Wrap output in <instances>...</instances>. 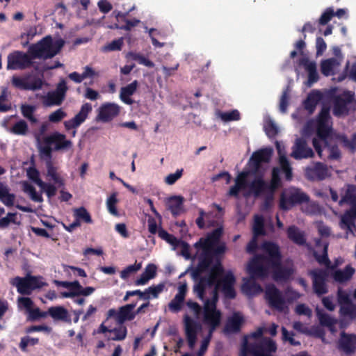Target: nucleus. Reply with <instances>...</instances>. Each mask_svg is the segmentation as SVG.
<instances>
[{"instance_id": "1", "label": "nucleus", "mask_w": 356, "mask_h": 356, "mask_svg": "<svg viewBox=\"0 0 356 356\" xmlns=\"http://www.w3.org/2000/svg\"><path fill=\"white\" fill-rule=\"evenodd\" d=\"M196 296L204 301V323L209 327V333L201 344L197 356H203L207 349L213 331L220 325L221 313L216 308L218 300V291H196Z\"/></svg>"}, {"instance_id": "2", "label": "nucleus", "mask_w": 356, "mask_h": 356, "mask_svg": "<svg viewBox=\"0 0 356 356\" xmlns=\"http://www.w3.org/2000/svg\"><path fill=\"white\" fill-rule=\"evenodd\" d=\"M263 332L264 328L259 327L246 337L239 356H272L277 349L276 345L273 340L263 337Z\"/></svg>"}, {"instance_id": "3", "label": "nucleus", "mask_w": 356, "mask_h": 356, "mask_svg": "<svg viewBox=\"0 0 356 356\" xmlns=\"http://www.w3.org/2000/svg\"><path fill=\"white\" fill-rule=\"evenodd\" d=\"M65 44L63 39L54 40L51 35H46L28 49V53L34 59H50L57 55Z\"/></svg>"}, {"instance_id": "4", "label": "nucleus", "mask_w": 356, "mask_h": 356, "mask_svg": "<svg viewBox=\"0 0 356 356\" xmlns=\"http://www.w3.org/2000/svg\"><path fill=\"white\" fill-rule=\"evenodd\" d=\"M265 260L263 254H256L252 259L248 266V272L250 277L243 279V284L240 289H263L259 284L256 283L255 279L264 278L268 275L271 266Z\"/></svg>"}, {"instance_id": "5", "label": "nucleus", "mask_w": 356, "mask_h": 356, "mask_svg": "<svg viewBox=\"0 0 356 356\" xmlns=\"http://www.w3.org/2000/svg\"><path fill=\"white\" fill-rule=\"evenodd\" d=\"M266 298L270 307L285 312L287 304L299 298L296 291H266Z\"/></svg>"}, {"instance_id": "6", "label": "nucleus", "mask_w": 356, "mask_h": 356, "mask_svg": "<svg viewBox=\"0 0 356 356\" xmlns=\"http://www.w3.org/2000/svg\"><path fill=\"white\" fill-rule=\"evenodd\" d=\"M309 201V195L298 188H290L280 195V209L284 211L290 210L296 204L307 203Z\"/></svg>"}, {"instance_id": "7", "label": "nucleus", "mask_w": 356, "mask_h": 356, "mask_svg": "<svg viewBox=\"0 0 356 356\" xmlns=\"http://www.w3.org/2000/svg\"><path fill=\"white\" fill-rule=\"evenodd\" d=\"M34 58L28 51L15 50L8 55L7 66L8 70H24L33 66Z\"/></svg>"}, {"instance_id": "8", "label": "nucleus", "mask_w": 356, "mask_h": 356, "mask_svg": "<svg viewBox=\"0 0 356 356\" xmlns=\"http://www.w3.org/2000/svg\"><path fill=\"white\" fill-rule=\"evenodd\" d=\"M10 284L17 289H40L48 284L42 276H33L28 273L25 277L17 276L10 281Z\"/></svg>"}, {"instance_id": "9", "label": "nucleus", "mask_w": 356, "mask_h": 356, "mask_svg": "<svg viewBox=\"0 0 356 356\" xmlns=\"http://www.w3.org/2000/svg\"><path fill=\"white\" fill-rule=\"evenodd\" d=\"M348 291H338L340 312L342 316L348 318H356V291H353V298L347 293Z\"/></svg>"}, {"instance_id": "10", "label": "nucleus", "mask_w": 356, "mask_h": 356, "mask_svg": "<svg viewBox=\"0 0 356 356\" xmlns=\"http://www.w3.org/2000/svg\"><path fill=\"white\" fill-rule=\"evenodd\" d=\"M43 143L51 145L55 152L67 151L73 146V143L67 139L66 135L58 131H54L44 136Z\"/></svg>"}, {"instance_id": "11", "label": "nucleus", "mask_w": 356, "mask_h": 356, "mask_svg": "<svg viewBox=\"0 0 356 356\" xmlns=\"http://www.w3.org/2000/svg\"><path fill=\"white\" fill-rule=\"evenodd\" d=\"M273 154L271 148H262L252 153L248 165L250 167V174L256 175L258 174L261 165L263 163H268Z\"/></svg>"}, {"instance_id": "12", "label": "nucleus", "mask_w": 356, "mask_h": 356, "mask_svg": "<svg viewBox=\"0 0 356 356\" xmlns=\"http://www.w3.org/2000/svg\"><path fill=\"white\" fill-rule=\"evenodd\" d=\"M220 271V268L213 266L211 268L207 276H202V273H198V275L195 276L194 271H191V278L194 282L193 289H206L207 287H214L216 278Z\"/></svg>"}, {"instance_id": "13", "label": "nucleus", "mask_w": 356, "mask_h": 356, "mask_svg": "<svg viewBox=\"0 0 356 356\" xmlns=\"http://www.w3.org/2000/svg\"><path fill=\"white\" fill-rule=\"evenodd\" d=\"M213 266L218 267L221 270L216 278L213 289H234L236 278L233 273L230 270L225 272L224 268L219 259L217 261V264H214Z\"/></svg>"}, {"instance_id": "14", "label": "nucleus", "mask_w": 356, "mask_h": 356, "mask_svg": "<svg viewBox=\"0 0 356 356\" xmlns=\"http://www.w3.org/2000/svg\"><path fill=\"white\" fill-rule=\"evenodd\" d=\"M30 76L21 77L13 76L11 83L14 88L21 90H38L42 88L43 81L42 79L34 77L31 81H29Z\"/></svg>"}, {"instance_id": "15", "label": "nucleus", "mask_w": 356, "mask_h": 356, "mask_svg": "<svg viewBox=\"0 0 356 356\" xmlns=\"http://www.w3.org/2000/svg\"><path fill=\"white\" fill-rule=\"evenodd\" d=\"M353 97L354 94L350 91H345L341 95H336L333 99V114L335 116L347 114L348 105L352 103Z\"/></svg>"}, {"instance_id": "16", "label": "nucleus", "mask_w": 356, "mask_h": 356, "mask_svg": "<svg viewBox=\"0 0 356 356\" xmlns=\"http://www.w3.org/2000/svg\"><path fill=\"white\" fill-rule=\"evenodd\" d=\"M261 249L264 254H262L265 261L270 264V266L278 265L282 261V254L280 247L277 244L271 241H264L261 245Z\"/></svg>"}, {"instance_id": "17", "label": "nucleus", "mask_w": 356, "mask_h": 356, "mask_svg": "<svg viewBox=\"0 0 356 356\" xmlns=\"http://www.w3.org/2000/svg\"><path fill=\"white\" fill-rule=\"evenodd\" d=\"M134 307L135 305L134 304H128L120 307L119 311L113 309H109L107 320L105 323L108 322L109 318H113L120 325H122L124 321L134 319L136 316V314L133 312Z\"/></svg>"}, {"instance_id": "18", "label": "nucleus", "mask_w": 356, "mask_h": 356, "mask_svg": "<svg viewBox=\"0 0 356 356\" xmlns=\"http://www.w3.org/2000/svg\"><path fill=\"white\" fill-rule=\"evenodd\" d=\"M92 107L90 103H84L75 116L64 122V127L66 131H70L79 127L88 118V114L92 111Z\"/></svg>"}, {"instance_id": "19", "label": "nucleus", "mask_w": 356, "mask_h": 356, "mask_svg": "<svg viewBox=\"0 0 356 356\" xmlns=\"http://www.w3.org/2000/svg\"><path fill=\"white\" fill-rule=\"evenodd\" d=\"M314 156V152L312 149L308 146L305 139L303 138H298L293 147L291 156L295 159H302L312 158Z\"/></svg>"}, {"instance_id": "20", "label": "nucleus", "mask_w": 356, "mask_h": 356, "mask_svg": "<svg viewBox=\"0 0 356 356\" xmlns=\"http://www.w3.org/2000/svg\"><path fill=\"white\" fill-rule=\"evenodd\" d=\"M198 249L202 250L198 256V264L196 267L191 269V271H194L195 276H197L198 273L207 271L214 261L211 256V249L207 248H199Z\"/></svg>"}, {"instance_id": "21", "label": "nucleus", "mask_w": 356, "mask_h": 356, "mask_svg": "<svg viewBox=\"0 0 356 356\" xmlns=\"http://www.w3.org/2000/svg\"><path fill=\"white\" fill-rule=\"evenodd\" d=\"M120 113V106L115 103H104L99 108L97 118L102 122H108L118 116Z\"/></svg>"}, {"instance_id": "22", "label": "nucleus", "mask_w": 356, "mask_h": 356, "mask_svg": "<svg viewBox=\"0 0 356 356\" xmlns=\"http://www.w3.org/2000/svg\"><path fill=\"white\" fill-rule=\"evenodd\" d=\"M305 175L309 180L322 181L328 176L329 172L325 164L321 162H316L314 166L306 168Z\"/></svg>"}, {"instance_id": "23", "label": "nucleus", "mask_w": 356, "mask_h": 356, "mask_svg": "<svg viewBox=\"0 0 356 356\" xmlns=\"http://www.w3.org/2000/svg\"><path fill=\"white\" fill-rule=\"evenodd\" d=\"M223 228L222 227L213 229L211 233L208 234L207 237L200 238L198 241L194 244L196 249L199 248H207L211 249L212 246H216L222 235Z\"/></svg>"}, {"instance_id": "24", "label": "nucleus", "mask_w": 356, "mask_h": 356, "mask_svg": "<svg viewBox=\"0 0 356 356\" xmlns=\"http://www.w3.org/2000/svg\"><path fill=\"white\" fill-rule=\"evenodd\" d=\"M249 191L254 197H260L262 195L269 193L268 182L264 179L262 174L257 175L249 185Z\"/></svg>"}, {"instance_id": "25", "label": "nucleus", "mask_w": 356, "mask_h": 356, "mask_svg": "<svg viewBox=\"0 0 356 356\" xmlns=\"http://www.w3.org/2000/svg\"><path fill=\"white\" fill-rule=\"evenodd\" d=\"M99 332L104 333L108 339L113 341L124 339L127 333L126 327L122 325H119L118 327L108 328L104 323L101 325Z\"/></svg>"}, {"instance_id": "26", "label": "nucleus", "mask_w": 356, "mask_h": 356, "mask_svg": "<svg viewBox=\"0 0 356 356\" xmlns=\"http://www.w3.org/2000/svg\"><path fill=\"white\" fill-rule=\"evenodd\" d=\"M184 325L188 344L192 348L194 347L196 342L197 333L200 330L201 327L197 325L188 315H186L184 317Z\"/></svg>"}, {"instance_id": "27", "label": "nucleus", "mask_w": 356, "mask_h": 356, "mask_svg": "<svg viewBox=\"0 0 356 356\" xmlns=\"http://www.w3.org/2000/svg\"><path fill=\"white\" fill-rule=\"evenodd\" d=\"M309 275L312 280V289H326L325 286L328 277L327 270L321 268L314 269L309 271Z\"/></svg>"}, {"instance_id": "28", "label": "nucleus", "mask_w": 356, "mask_h": 356, "mask_svg": "<svg viewBox=\"0 0 356 356\" xmlns=\"http://www.w3.org/2000/svg\"><path fill=\"white\" fill-rule=\"evenodd\" d=\"M299 65L302 66L308 72V82L312 84L318 80V74L316 64L314 61H310L308 57H302L299 59Z\"/></svg>"}, {"instance_id": "29", "label": "nucleus", "mask_w": 356, "mask_h": 356, "mask_svg": "<svg viewBox=\"0 0 356 356\" xmlns=\"http://www.w3.org/2000/svg\"><path fill=\"white\" fill-rule=\"evenodd\" d=\"M339 347L346 353H351L356 350V335L342 332L339 341Z\"/></svg>"}, {"instance_id": "30", "label": "nucleus", "mask_w": 356, "mask_h": 356, "mask_svg": "<svg viewBox=\"0 0 356 356\" xmlns=\"http://www.w3.org/2000/svg\"><path fill=\"white\" fill-rule=\"evenodd\" d=\"M138 86V82L137 80H135L126 86L121 88L120 92L121 101L127 105H132L135 102L131 97L136 92Z\"/></svg>"}, {"instance_id": "31", "label": "nucleus", "mask_w": 356, "mask_h": 356, "mask_svg": "<svg viewBox=\"0 0 356 356\" xmlns=\"http://www.w3.org/2000/svg\"><path fill=\"white\" fill-rule=\"evenodd\" d=\"M184 198L180 195H173L167 199L166 204L173 216L176 217L184 210Z\"/></svg>"}, {"instance_id": "32", "label": "nucleus", "mask_w": 356, "mask_h": 356, "mask_svg": "<svg viewBox=\"0 0 356 356\" xmlns=\"http://www.w3.org/2000/svg\"><path fill=\"white\" fill-rule=\"evenodd\" d=\"M273 273V278L276 281H286L293 273L291 267L284 266L281 262L278 265L271 266Z\"/></svg>"}, {"instance_id": "33", "label": "nucleus", "mask_w": 356, "mask_h": 356, "mask_svg": "<svg viewBox=\"0 0 356 356\" xmlns=\"http://www.w3.org/2000/svg\"><path fill=\"white\" fill-rule=\"evenodd\" d=\"M355 270L350 265H347L344 269H337L332 273L334 280L338 283L343 284L351 280L355 274Z\"/></svg>"}, {"instance_id": "34", "label": "nucleus", "mask_w": 356, "mask_h": 356, "mask_svg": "<svg viewBox=\"0 0 356 356\" xmlns=\"http://www.w3.org/2000/svg\"><path fill=\"white\" fill-rule=\"evenodd\" d=\"M157 268L154 264H149L146 266L144 272L134 281L136 286H143L156 276Z\"/></svg>"}, {"instance_id": "35", "label": "nucleus", "mask_w": 356, "mask_h": 356, "mask_svg": "<svg viewBox=\"0 0 356 356\" xmlns=\"http://www.w3.org/2000/svg\"><path fill=\"white\" fill-rule=\"evenodd\" d=\"M243 322V315L239 312H235L228 318L225 331L226 332H236L240 330Z\"/></svg>"}, {"instance_id": "36", "label": "nucleus", "mask_w": 356, "mask_h": 356, "mask_svg": "<svg viewBox=\"0 0 356 356\" xmlns=\"http://www.w3.org/2000/svg\"><path fill=\"white\" fill-rule=\"evenodd\" d=\"M288 238L295 244L305 245L306 238L305 233L299 229L296 225H291L286 229Z\"/></svg>"}, {"instance_id": "37", "label": "nucleus", "mask_w": 356, "mask_h": 356, "mask_svg": "<svg viewBox=\"0 0 356 356\" xmlns=\"http://www.w3.org/2000/svg\"><path fill=\"white\" fill-rule=\"evenodd\" d=\"M356 218V204H354L351 208L347 211L341 218V227L343 229H348L351 230V228L355 226V219Z\"/></svg>"}, {"instance_id": "38", "label": "nucleus", "mask_w": 356, "mask_h": 356, "mask_svg": "<svg viewBox=\"0 0 356 356\" xmlns=\"http://www.w3.org/2000/svg\"><path fill=\"white\" fill-rule=\"evenodd\" d=\"M92 291H65L61 293V298H71L74 302L82 305L84 297L89 296Z\"/></svg>"}, {"instance_id": "39", "label": "nucleus", "mask_w": 356, "mask_h": 356, "mask_svg": "<svg viewBox=\"0 0 356 356\" xmlns=\"http://www.w3.org/2000/svg\"><path fill=\"white\" fill-rule=\"evenodd\" d=\"M54 320L70 322L67 310L61 306L51 307L47 312Z\"/></svg>"}, {"instance_id": "40", "label": "nucleus", "mask_w": 356, "mask_h": 356, "mask_svg": "<svg viewBox=\"0 0 356 356\" xmlns=\"http://www.w3.org/2000/svg\"><path fill=\"white\" fill-rule=\"evenodd\" d=\"M282 185L281 178L280 176V170L277 168H273L272 170L271 179L270 183L268 182L269 188V193L273 195L275 191Z\"/></svg>"}, {"instance_id": "41", "label": "nucleus", "mask_w": 356, "mask_h": 356, "mask_svg": "<svg viewBox=\"0 0 356 356\" xmlns=\"http://www.w3.org/2000/svg\"><path fill=\"white\" fill-rule=\"evenodd\" d=\"M47 176L50 177L51 179L59 186L64 185L63 179L60 177L57 172V168L53 165L52 161H47Z\"/></svg>"}, {"instance_id": "42", "label": "nucleus", "mask_w": 356, "mask_h": 356, "mask_svg": "<svg viewBox=\"0 0 356 356\" xmlns=\"http://www.w3.org/2000/svg\"><path fill=\"white\" fill-rule=\"evenodd\" d=\"M332 129L328 124H317L316 135L323 142L324 146H328V137L331 134Z\"/></svg>"}, {"instance_id": "43", "label": "nucleus", "mask_w": 356, "mask_h": 356, "mask_svg": "<svg viewBox=\"0 0 356 356\" xmlns=\"http://www.w3.org/2000/svg\"><path fill=\"white\" fill-rule=\"evenodd\" d=\"M22 187L24 192L28 193L33 201L35 202H43L42 195L37 193L35 187L31 184H29L28 181H23Z\"/></svg>"}, {"instance_id": "44", "label": "nucleus", "mask_w": 356, "mask_h": 356, "mask_svg": "<svg viewBox=\"0 0 356 356\" xmlns=\"http://www.w3.org/2000/svg\"><path fill=\"white\" fill-rule=\"evenodd\" d=\"M321 95L316 92V93H310L304 102L305 108L309 113H313L318 102Z\"/></svg>"}, {"instance_id": "45", "label": "nucleus", "mask_w": 356, "mask_h": 356, "mask_svg": "<svg viewBox=\"0 0 356 356\" xmlns=\"http://www.w3.org/2000/svg\"><path fill=\"white\" fill-rule=\"evenodd\" d=\"M185 296L186 291H179V292L175 297V298L170 302V309L174 312L179 311L181 307Z\"/></svg>"}, {"instance_id": "46", "label": "nucleus", "mask_w": 356, "mask_h": 356, "mask_svg": "<svg viewBox=\"0 0 356 356\" xmlns=\"http://www.w3.org/2000/svg\"><path fill=\"white\" fill-rule=\"evenodd\" d=\"M64 101V99L54 91L49 92L44 99V104L47 106H60Z\"/></svg>"}, {"instance_id": "47", "label": "nucleus", "mask_w": 356, "mask_h": 356, "mask_svg": "<svg viewBox=\"0 0 356 356\" xmlns=\"http://www.w3.org/2000/svg\"><path fill=\"white\" fill-rule=\"evenodd\" d=\"M253 236H259L266 234L264 229V220L262 216H255L253 225Z\"/></svg>"}, {"instance_id": "48", "label": "nucleus", "mask_w": 356, "mask_h": 356, "mask_svg": "<svg viewBox=\"0 0 356 356\" xmlns=\"http://www.w3.org/2000/svg\"><path fill=\"white\" fill-rule=\"evenodd\" d=\"M74 217L76 218V220H77L79 222H80V220H82L84 222L88 224L92 222L90 214L87 211V209L83 207H81L74 210Z\"/></svg>"}, {"instance_id": "49", "label": "nucleus", "mask_w": 356, "mask_h": 356, "mask_svg": "<svg viewBox=\"0 0 356 356\" xmlns=\"http://www.w3.org/2000/svg\"><path fill=\"white\" fill-rule=\"evenodd\" d=\"M54 283L56 284V286L58 287H64L67 289H95L93 287L91 286H86L83 288L79 283V281H74V282H62V281H57L54 280Z\"/></svg>"}, {"instance_id": "50", "label": "nucleus", "mask_w": 356, "mask_h": 356, "mask_svg": "<svg viewBox=\"0 0 356 356\" xmlns=\"http://www.w3.org/2000/svg\"><path fill=\"white\" fill-rule=\"evenodd\" d=\"M337 61L334 58L323 60L321 63V73L325 76L330 75L334 67L337 65Z\"/></svg>"}, {"instance_id": "51", "label": "nucleus", "mask_w": 356, "mask_h": 356, "mask_svg": "<svg viewBox=\"0 0 356 356\" xmlns=\"http://www.w3.org/2000/svg\"><path fill=\"white\" fill-rule=\"evenodd\" d=\"M35 107L32 105L25 104L21 106L22 114L32 123H36L38 119L34 116Z\"/></svg>"}, {"instance_id": "52", "label": "nucleus", "mask_w": 356, "mask_h": 356, "mask_svg": "<svg viewBox=\"0 0 356 356\" xmlns=\"http://www.w3.org/2000/svg\"><path fill=\"white\" fill-rule=\"evenodd\" d=\"M142 267L141 263H136L132 265H129L124 268L120 272V277L123 280L128 279L131 275L136 273L138 270H139Z\"/></svg>"}, {"instance_id": "53", "label": "nucleus", "mask_w": 356, "mask_h": 356, "mask_svg": "<svg viewBox=\"0 0 356 356\" xmlns=\"http://www.w3.org/2000/svg\"><path fill=\"white\" fill-rule=\"evenodd\" d=\"M343 146L354 153L356 151V133L353 134L351 139H349L345 135L341 136L339 138Z\"/></svg>"}, {"instance_id": "54", "label": "nucleus", "mask_w": 356, "mask_h": 356, "mask_svg": "<svg viewBox=\"0 0 356 356\" xmlns=\"http://www.w3.org/2000/svg\"><path fill=\"white\" fill-rule=\"evenodd\" d=\"M140 22V20L137 19H128L127 18L124 24H113V25H111L109 27L111 29L130 31L133 27L136 26Z\"/></svg>"}, {"instance_id": "55", "label": "nucleus", "mask_w": 356, "mask_h": 356, "mask_svg": "<svg viewBox=\"0 0 356 356\" xmlns=\"http://www.w3.org/2000/svg\"><path fill=\"white\" fill-rule=\"evenodd\" d=\"M10 131L16 135H25L28 131V124L24 120H21L12 127Z\"/></svg>"}, {"instance_id": "56", "label": "nucleus", "mask_w": 356, "mask_h": 356, "mask_svg": "<svg viewBox=\"0 0 356 356\" xmlns=\"http://www.w3.org/2000/svg\"><path fill=\"white\" fill-rule=\"evenodd\" d=\"M317 314L321 324L329 327L331 332H334L332 326L336 323L335 319L327 314H323L318 309H317Z\"/></svg>"}, {"instance_id": "57", "label": "nucleus", "mask_w": 356, "mask_h": 356, "mask_svg": "<svg viewBox=\"0 0 356 356\" xmlns=\"http://www.w3.org/2000/svg\"><path fill=\"white\" fill-rule=\"evenodd\" d=\"M159 291H146L145 292H141L140 291H131L127 293L126 296L124 297V300H126L129 296H138L141 298H146V296H147V298H150L152 296V298H156L158 295Z\"/></svg>"}, {"instance_id": "58", "label": "nucleus", "mask_w": 356, "mask_h": 356, "mask_svg": "<svg viewBox=\"0 0 356 356\" xmlns=\"http://www.w3.org/2000/svg\"><path fill=\"white\" fill-rule=\"evenodd\" d=\"M38 149L41 159L47 161H51L52 152L54 149L51 145L43 143L42 145L39 147Z\"/></svg>"}, {"instance_id": "59", "label": "nucleus", "mask_w": 356, "mask_h": 356, "mask_svg": "<svg viewBox=\"0 0 356 356\" xmlns=\"http://www.w3.org/2000/svg\"><path fill=\"white\" fill-rule=\"evenodd\" d=\"M118 202L116 193L111 194L106 201V206L108 211L115 216H118L119 213L115 204Z\"/></svg>"}, {"instance_id": "60", "label": "nucleus", "mask_w": 356, "mask_h": 356, "mask_svg": "<svg viewBox=\"0 0 356 356\" xmlns=\"http://www.w3.org/2000/svg\"><path fill=\"white\" fill-rule=\"evenodd\" d=\"M67 116V113L63 108H58L49 114L48 120L51 123H58Z\"/></svg>"}, {"instance_id": "61", "label": "nucleus", "mask_w": 356, "mask_h": 356, "mask_svg": "<svg viewBox=\"0 0 356 356\" xmlns=\"http://www.w3.org/2000/svg\"><path fill=\"white\" fill-rule=\"evenodd\" d=\"M334 17V9L332 7L327 8L322 13L318 22L320 25H326Z\"/></svg>"}, {"instance_id": "62", "label": "nucleus", "mask_w": 356, "mask_h": 356, "mask_svg": "<svg viewBox=\"0 0 356 356\" xmlns=\"http://www.w3.org/2000/svg\"><path fill=\"white\" fill-rule=\"evenodd\" d=\"M264 130L266 135L270 138L274 137L278 134V128L272 120L266 122Z\"/></svg>"}, {"instance_id": "63", "label": "nucleus", "mask_w": 356, "mask_h": 356, "mask_svg": "<svg viewBox=\"0 0 356 356\" xmlns=\"http://www.w3.org/2000/svg\"><path fill=\"white\" fill-rule=\"evenodd\" d=\"M28 177L38 186L42 184L43 181L40 178L39 171L34 167H30L26 172Z\"/></svg>"}, {"instance_id": "64", "label": "nucleus", "mask_w": 356, "mask_h": 356, "mask_svg": "<svg viewBox=\"0 0 356 356\" xmlns=\"http://www.w3.org/2000/svg\"><path fill=\"white\" fill-rule=\"evenodd\" d=\"M327 148L329 151L328 159L330 160H339L341 157V152L337 145H330L328 143V146H324Z\"/></svg>"}]
</instances>
